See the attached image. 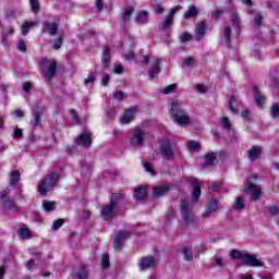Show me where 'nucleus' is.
Listing matches in <instances>:
<instances>
[{"mask_svg": "<svg viewBox=\"0 0 279 279\" xmlns=\"http://www.w3.org/2000/svg\"><path fill=\"white\" fill-rule=\"evenodd\" d=\"M170 117L178 125H186L191 123L189 113L182 109V104L179 100H173L170 109Z\"/></svg>", "mask_w": 279, "mask_h": 279, "instance_id": "f257e3e1", "label": "nucleus"}, {"mask_svg": "<svg viewBox=\"0 0 279 279\" xmlns=\"http://www.w3.org/2000/svg\"><path fill=\"white\" fill-rule=\"evenodd\" d=\"M159 153L163 160L173 162V160H175V156L178 155V144L169 138H166L159 146Z\"/></svg>", "mask_w": 279, "mask_h": 279, "instance_id": "f03ea898", "label": "nucleus"}, {"mask_svg": "<svg viewBox=\"0 0 279 279\" xmlns=\"http://www.w3.org/2000/svg\"><path fill=\"white\" fill-rule=\"evenodd\" d=\"M60 181V173L51 172L47 175L46 179H41L37 189L40 195H47L49 191H53L58 182Z\"/></svg>", "mask_w": 279, "mask_h": 279, "instance_id": "7ed1b4c3", "label": "nucleus"}, {"mask_svg": "<svg viewBox=\"0 0 279 279\" xmlns=\"http://www.w3.org/2000/svg\"><path fill=\"white\" fill-rule=\"evenodd\" d=\"M180 211H181V217L183 219L184 226L197 225V217L193 213V206H191V204H189L186 199L181 201Z\"/></svg>", "mask_w": 279, "mask_h": 279, "instance_id": "20e7f679", "label": "nucleus"}, {"mask_svg": "<svg viewBox=\"0 0 279 279\" xmlns=\"http://www.w3.org/2000/svg\"><path fill=\"white\" fill-rule=\"evenodd\" d=\"M40 73L46 82L50 83L56 77V73H58V62L56 60L49 62V59H41Z\"/></svg>", "mask_w": 279, "mask_h": 279, "instance_id": "39448f33", "label": "nucleus"}, {"mask_svg": "<svg viewBox=\"0 0 279 279\" xmlns=\"http://www.w3.org/2000/svg\"><path fill=\"white\" fill-rule=\"evenodd\" d=\"M0 199H2V209L4 213H19V206L8 197V191L0 192Z\"/></svg>", "mask_w": 279, "mask_h": 279, "instance_id": "423d86ee", "label": "nucleus"}, {"mask_svg": "<svg viewBox=\"0 0 279 279\" xmlns=\"http://www.w3.org/2000/svg\"><path fill=\"white\" fill-rule=\"evenodd\" d=\"M143 143H145V131L141 128H136L133 130V136L130 140L131 147H143Z\"/></svg>", "mask_w": 279, "mask_h": 279, "instance_id": "0eeeda50", "label": "nucleus"}, {"mask_svg": "<svg viewBox=\"0 0 279 279\" xmlns=\"http://www.w3.org/2000/svg\"><path fill=\"white\" fill-rule=\"evenodd\" d=\"M190 183L193 189L192 202L193 204H197V202H199V197H202V185L199 184V181L196 178H192L190 180Z\"/></svg>", "mask_w": 279, "mask_h": 279, "instance_id": "6e6552de", "label": "nucleus"}, {"mask_svg": "<svg viewBox=\"0 0 279 279\" xmlns=\"http://www.w3.org/2000/svg\"><path fill=\"white\" fill-rule=\"evenodd\" d=\"M245 190L251 193V202H258L260 199V186L248 180L246 181Z\"/></svg>", "mask_w": 279, "mask_h": 279, "instance_id": "1a4fd4ad", "label": "nucleus"}, {"mask_svg": "<svg viewBox=\"0 0 279 279\" xmlns=\"http://www.w3.org/2000/svg\"><path fill=\"white\" fill-rule=\"evenodd\" d=\"M182 7H175L170 10V13L166 16L165 21L159 25V29H169L171 25H173V17L175 16V12L180 10Z\"/></svg>", "mask_w": 279, "mask_h": 279, "instance_id": "9d476101", "label": "nucleus"}, {"mask_svg": "<svg viewBox=\"0 0 279 279\" xmlns=\"http://www.w3.org/2000/svg\"><path fill=\"white\" fill-rule=\"evenodd\" d=\"M242 263L247 267H263L265 265L260 259L256 258V255H252L248 253L244 255V259Z\"/></svg>", "mask_w": 279, "mask_h": 279, "instance_id": "9b49d317", "label": "nucleus"}, {"mask_svg": "<svg viewBox=\"0 0 279 279\" xmlns=\"http://www.w3.org/2000/svg\"><path fill=\"white\" fill-rule=\"evenodd\" d=\"M59 24L58 22H43V32L44 34H49V36H56L58 34Z\"/></svg>", "mask_w": 279, "mask_h": 279, "instance_id": "f8f14e48", "label": "nucleus"}, {"mask_svg": "<svg viewBox=\"0 0 279 279\" xmlns=\"http://www.w3.org/2000/svg\"><path fill=\"white\" fill-rule=\"evenodd\" d=\"M131 234L129 231H120L113 240L114 250H121V245H123L124 241H128Z\"/></svg>", "mask_w": 279, "mask_h": 279, "instance_id": "ddd939ff", "label": "nucleus"}, {"mask_svg": "<svg viewBox=\"0 0 279 279\" xmlns=\"http://www.w3.org/2000/svg\"><path fill=\"white\" fill-rule=\"evenodd\" d=\"M154 265H156V257H154V256L142 257L140 260L141 271L151 269V267H154Z\"/></svg>", "mask_w": 279, "mask_h": 279, "instance_id": "4468645a", "label": "nucleus"}, {"mask_svg": "<svg viewBox=\"0 0 279 279\" xmlns=\"http://www.w3.org/2000/svg\"><path fill=\"white\" fill-rule=\"evenodd\" d=\"M260 156H263V148L260 146H252L247 150V157L251 162H256Z\"/></svg>", "mask_w": 279, "mask_h": 279, "instance_id": "2eb2a0df", "label": "nucleus"}, {"mask_svg": "<svg viewBox=\"0 0 279 279\" xmlns=\"http://www.w3.org/2000/svg\"><path fill=\"white\" fill-rule=\"evenodd\" d=\"M76 145H81V147H90L93 145V140L90 138V133L83 132L77 138H76Z\"/></svg>", "mask_w": 279, "mask_h": 279, "instance_id": "dca6fc26", "label": "nucleus"}, {"mask_svg": "<svg viewBox=\"0 0 279 279\" xmlns=\"http://www.w3.org/2000/svg\"><path fill=\"white\" fill-rule=\"evenodd\" d=\"M117 207H112V205H105L101 209V217L105 221H110L112 217H114V210Z\"/></svg>", "mask_w": 279, "mask_h": 279, "instance_id": "f3484780", "label": "nucleus"}, {"mask_svg": "<svg viewBox=\"0 0 279 279\" xmlns=\"http://www.w3.org/2000/svg\"><path fill=\"white\" fill-rule=\"evenodd\" d=\"M134 117H136V109H128L120 118V123H132V121H134Z\"/></svg>", "mask_w": 279, "mask_h": 279, "instance_id": "a211bd4d", "label": "nucleus"}, {"mask_svg": "<svg viewBox=\"0 0 279 279\" xmlns=\"http://www.w3.org/2000/svg\"><path fill=\"white\" fill-rule=\"evenodd\" d=\"M196 40L199 43L202 38H204V34H206V22L202 21L196 24L195 27Z\"/></svg>", "mask_w": 279, "mask_h": 279, "instance_id": "6ab92c4d", "label": "nucleus"}, {"mask_svg": "<svg viewBox=\"0 0 279 279\" xmlns=\"http://www.w3.org/2000/svg\"><path fill=\"white\" fill-rule=\"evenodd\" d=\"M217 210H219V203L213 199L209 202V205L207 206L206 211L203 214V217L208 218L213 213H217Z\"/></svg>", "mask_w": 279, "mask_h": 279, "instance_id": "aec40b11", "label": "nucleus"}, {"mask_svg": "<svg viewBox=\"0 0 279 279\" xmlns=\"http://www.w3.org/2000/svg\"><path fill=\"white\" fill-rule=\"evenodd\" d=\"M132 14H134V7H126L121 15L122 24L125 25V23L130 22L132 19Z\"/></svg>", "mask_w": 279, "mask_h": 279, "instance_id": "412c9836", "label": "nucleus"}, {"mask_svg": "<svg viewBox=\"0 0 279 279\" xmlns=\"http://www.w3.org/2000/svg\"><path fill=\"white\" fill-rule=\"evenodd\" d=\"M160 73V59H156L154 61V65L148 69V76L150 77V80H154V77H156V75H158Z\"/></svg>", "mask_w": 279, "mask_h": 279, "instance_id": "4be33fe9", "label": "nucleus"}, {"mask_svg": "<svg viewBox=\"0 0 279 279\" xmlns=\"http://www.w3.org/2000/svg\"><path fill=\"white\" fill-rule=\"evenodd\" d=\"M17 236L19 239H23V240L32 239V231H29V228H27V225H23L17 230Z\"/></svg>", "mask_w": 279, "mask_h": 279, "instance_id": "5701e85b", "label": "nucleus"}, {"mask_svg": "<svg viewBox=\"0 0 279 279\" xmlns=\"http://www.w3.org/2000/svg\"><path fill=\"white\" fill-rule=\"evenodd\" d=\"M253 95H254V99H255V102L257 104V106L259 108H263V104H265V96H263V94H260V90H258V87H256V86L253 87Z\"/></svg>", "mask_w": 279, "mask_h": 279, "instance_id": "b1692460", "label": "nucleus"}, {"mask_svg": "<svg viewBox=\"0 0 279 279\" xmlns=\"http://www.w3.org/2000/svg\"><path fill=\"white\" fill-rule=\"evenodd\" d=\"M199 15V10L195 5L189 7L187 11L184 13V19L189 21V19H197Z\"/></svg>", "mask_w": 279, "mask_h": 279, "instance_id": "393cba45", "label": "nucleus"}, {"mask_svg": "<svg viewBox=\"0 0 279 279\" xmlns=\"http://www.w3.org/2000/svg\"><path fill=\"white\" fill-rule=\"evenodd\" d=\"M147 21H149V13H147V11H142L137 13L135 17V23H137V25H145Z\"/></svg>", "mask_w": 279, "mask_h": 279, "instance_id": "a878e982", "label": "nucleus"}, {"mask_svg": "<svg viewBox=\"0 0 279 279\" xmlns=\"http://www.w3.org/2000/svg\"><path fill=\"white\" fill-rule=\"evenodd\" d=\"M76 279H88V268L86 265H81L76 274L74 275Z\"/></svg>", "mask_w": 279, "mask_h": 279, "instance_id": "bb28decb", "label": "nucleus"}, {"mask_svg": "<svg viewBox=\"0 0 279 279\" xmlns=\"http://www.w3.org/2000/svg\"><path fill=\"white\" fill-rule=\"evenodd\" d=\"M246 253L247 252L245 251L232 250L230 252V257L232 258V260H242L243 263Z\"/></svg>", "mask_w": 279, "mask_h": 279, "instance_id": "cd10ccee", "label": "nucleus"}, {"mask_svg": "<svg viewBox=\"0 0 279 279\" xmlns=\"http://www.w3.org/2000/svg\"><path fill=\"white\" fill-rule=\"evenodd\" d=\"M120 202H123V194L113 193L110 197V204L112 205V208H118Z\"/></svg>", "mask_w": 279, "mask_h": 279, "instance_id": "c85d7f7f", "label": "nucleus"}, {"mask_svg": "<svg viewBox=\"0 0 279 279\" xmlns=\"http://www.w3.org/2000/svg\"><path fill=\"white\" fill-rule=\"evenodd\" d=\"M145 197H147V190H145L144 187L135 189L134 198L136 199V202H141L145 199Z\"/></svg>", "mask_w": 279, "mask_h": 279, "instance_id": "c756f323", "label": "nucleus"}, {"mask_svg": "<svg viewBox=\"0 0 279 279\" xmlns=\"http://www.w3.org/2000/svg\"><path fill=\"white\" fill-rule=\"evenodd\" d=\"M21 180V172L19 170H13L10 173V184L11 186H16Z\"/></svg>", "mask_w": 279, "mask_h": 279, "instance_id": "7c9ffc66", "label": "nucleus"}, {"mask_svg": "<svg viewBox=\"0 0 279 279\" xmlns=\"http://www.w3.org/2000/svg\"><path fill=\"white\" fill-rule=\"evenodd\" d=\"M102 63L105 69H108L110 66V47H105L102 52Z\"/></svg>", "mask_w": 279, "mask_h": 279, "instance_id": "2f4dec72", "label": "nucleus"}, {"mask_svg": "<svg viewBox=\"0 0 279 279\" xmlns=\"http://www.w3.org/2000/svg\"><path fill=\"white\" fill-rule=\"evenodd\" d=\"M215 160H217V154L209 153L205 155L204 167H213V165H215Z\"/></svg>", "mask_w": 279, "mask_h": 279, "instance_id": "473e14b6", "label": "nucleus"}, {"mask_svg": "<svg viewBox=\"0 0 279 279\" xmlns=\"http://www.w3.org/2000/svg\"><path fill=\"white\" fill-rule=\"evenodd\" d=\"M252 16H253V22L255 24L256 27H262L263 25V14H260V12L257 11H252L251 12Z\"/></svg>", "mask_w": 279, "mask_h": 279, "instance_id": "72a5a7b5", "label": "nucleus"}, {"mask_svg": "<svg viewBox=\"0 0 279 279\" xmlns=\"http://www.w3.org/2000/svg\"><path fill=\"white\" fill-rule=\"evenodd\" d=\"M166 193H169L168 185L157 186L154 189V197H160L162 195H166Z\"/></svg>", "mask_w": 279, "mask_h": 279, "instance_id": "f704fd0d", "label": "nucleus"}, {"mask_svg": "<svg viewBox=\"0 0 279 279\" xmlns=\"http://www.w3.org/2000/svg\"><path fill=\"white\" fill-rule=\"evenodd\" d=\"M231 23H232L235 32H241V17L239 16V13L232 14Z\"/></svg>", "mask_w": 279, "mask_h": 279, "instance_id": "c9c22d12", "label": "nucleus"}, {"mask_svg": "<svg viewBox=\"0 0 279 279\" xmlns=\"http://www.w3.org/2000/svg\"><path fill=\"white\" fill-rule=\"evenodd\" d=\"M232 40V28L230 26L225 27V44L230 47Z\"/></svg>", "mask_w": 279, "mask_h": 279, "instance_id": "e433bc0d", "label": "nucleus"}, {"mask_svg": "<svg viewBox=\"0 0 279 279\" xmlns=\"http://www.w3.org/2000/svg\"><path fill=\"white\" fill-rule=\"evenodd\" d=\"M29 7L34 14H38L40 12V1L39 0H29Z\"/></svg>", "mask_w": 279, "mask_h": 279, "instance_id": "4c0bfd02", "label": "nucleus"}, {"mask_svg": "<svg viewBox=\"0 0 279 279\" xmlns=\"http://www.w3.org/2000/svg\"><path fill=\"white\" fill-rule=\"evenodd\" d=\"M229 108L233 114H239V105H236V98L232 97L229 100Z\"/></svg>", "mask_w": 279, "mask_h": 279, "instance_id": "58836bf2", "label": "nucleus"}, {"mask_svg": "<svg viewBox=\"0 0 279 279\" xmlns=\"http://www.w3.org/2000/svg\"><path fill=\"white\" fill-rule=\"evenodd\" d=\"M43 207L46 213H51L52 210H56V203L49 202V201H44Z\"/></svg>", "mask_w": 279, "mask_h": 279, "instance_id": "ea45409f", "label": "nucleus"}, {"mask_svg": "<svg viewBox=\"0 0 279 279\" xmlns=\"http://www.w3.org/2000/svg\"><path fill=\"white\" fill-rule=\"evenodd\" d=\"M45 112V108L40 102H36L35 106L33 107V116L40 117Z\"/></svg>", "mask_w": 279, "mask_h": 279, "instance_id": "a19ab883", "label": "nucleus"}, {"mask_svg": "<svg viewBox=\"0 0 279 279\" xmlns=\"http://www.w3.org/2000/svg\"><path fill=\"white\" fill-rule=\"evenodd\" d=\"M178 88L177 84H171L161 89L162 95H171V93H175V89Z\"/></svg>", "mask_w": 279, "mask_h": 279, "instance_id": "79ce46f5", "label": "nucleus"}, {"mask_svg": "<svg viewBox=\"0 0 279 279\" xmlns=\"http://www.w3.org/2000/svg\"><path fill=\"white\" fill-rule=\"evenodd\" d=\"M101 265H102V269H108V267H110V255H108V253H105L102 255Z\"/></svg>", "mask_w": 279, "mask_h": 279, "instance_id": "37998d69", "label": "nucleus"}, {"mask_svg": "<svg viewBox=\"0 0 279 279\" xmlns=\"http://www.w3.org/2000/svg\"><path fill=\"white\" fill-rule=\"evenodd\" d=\"M183 256L185 260H193V251L190 247H183Z\"/></svg>", "mask_w": 279, "mask_h": 279, "instance_id": "c03bdc74", "label": "nucleus"}, {"mask_svg": "<svg viewBox=\"0 0 279 279\" xmlns=\"http://www.w3.org/2000/svg\"><path fill=\"white\" fill-rule=\"evenodd\" d=\"M214 265H216V267H219L220 269H223V267H228V264L221 257H216L214 259Z\"/></svg>", "mask_w": 279, "mask_h": 279, "instance_id": "a18cd8bd", "label": "nucleus"}, {"mask_svg": "<svg viewBox=\"0 0 279 279\" xmlns=\"http://www.w3.org/2000/svg\"><path fill=\"white\" fill-rule=\"evenodd\" d=\"M221 124H222V128L225 130H227V132H230V130H232V124L230 123V119L228 118H221Z\"/></svg>", "mask_w": 279, "mask_h": 279, "instance_id": "49530a36", "label": "nucleus"}, {"mask_svg": "<svg viewBox=\"0 0 279 279\" xmlns=\"http://www.w3.org/2000/svg\"><path fill=\"white\" fill-rule=\"evenodd\" d=\"M33 128H41L43 121L40 120V116H33V120L31 121Z\"/></svg>", "mask_w": 279, "mask_h": 279, "instance_id": "de8ad7c7", "label": "nucleus"}, {"mask_svg": "<svg viewBox=\"0 0 279 279\" xmlns=\"http://www.w3.org/2000/svg\"><path fill=\"white\" fill-rule=\"evenodd\" d=\"M245 208V203L243 202V198L238 197L235 201L234 209L235 210H243Z\"/></svg>", "mask_w": 279, "mask_h": 279, "instance_id": "09e8293b", "label": "nucleus"}, {"mask_svg": "<svg viewBox=\"0 0 279 279\" xmlns=\"http://www.w3.org/2000/svg\"><path fill=\"white\" fill-rule=\"evenodd\" d=\"M187 147H189L190 151H197L199 144L197 141H190V142H187Z\"/></svg>", "mask_w": 279, "mask_h": 279, "instance_id": "8fccbe9b", "label": "nucleus"}, {"mask_svg": "<svg viewBox=\"0 0 279 279\" xmlns=\"http://www.w3.org/2000/svg\"><path fill=\"white\" fill-rule=\"evenodd\" d=\"M113 97H114V99H117V101H123V99H125V93H123L121 90H116L113 93Z\"/></svg>", "mask_w": 279, "mask_h": 279, "instance_id": "3c124183", "label": "nucleus"}, {"mask_svg": "<svg viewBox=\"0 0 279 279\" xmlns=\"http://www.w3.org/2000/svg\"><path fill=\"white\" fill-rule=\"evenodd\" d=\"M64 226V220L63 219H58L52 223V230H60L61 227Z\"/></svg>", "mask_w": 279, "mask_h": 279, "instance_id": "603ef678", "label": "nucleus"}, {"mask_svg": "<svg viewBox=\"0 0 279 279\" xmlns=\"http://www.w3.org/2000/svg\"><path fill=\"white\" fill-rule=\"evenodd\" d=\"M144 169L147 171V173H150V175H156V170H154V167L149 162L144 163Z\"/></svg>", "mask_w": 279, "mask_h": 279, "instance_id": "864d4df0", "label": "nucleus"}, {"mask_svg": "<svg viewBox=\"0 0 279 279\" xmlns=\"http://www.w3.org/2000/svg\"><path fill=\"white\" fill-rule=\"evenodd\" d=\"M153 10L155 14H162L165 12V8L160 3L153 5Z\"/></svg>", "mask_w": 279, "mask_h": 279, "instance_id": "5fc2aeb1", "label": "nucleus"}, {"mask_svg": "<svg viewBox=\"0 0 279 279\" xmlns=\"http://www.w3.org/2000/svg\"><path fill=\"white\" fill-rule=\"evenodd\" d=\"M270 112H271L272 119H278V117H279V107H278V105H274L271 107Z\"/></svg>", "mask_w": 279, "mask_h": 279, "instance_id": "6e6d98bb", "label": "nucleus"}, {"mask_svg": "<svg viewBox=\"0 0 279 279\" xmlns=\"http://www.w3.org/2000/svg\"><path fill=\"white\" fill-rule=\"evenodd\" d=\"M179 38H180L181 43H189V40H191L192 36L190 33L185 32Z\"/></svg>", "mask_w": 279, "mask_h": 279, "instance_id": "4d7b16f0", "label": "nucleus"}, {"mask_svg": "<svg viewBox=\"0 0 279 279\" xmlns=\"http://www.w3.org/2000/svg\"><path fill=\"white\" fill-rule=\"evenodd\" d=\"M95 74L89 73L87 78H85L84 84H95Z\"/></svg>", "mask_w": 279, "mask_h": 279, "instance_id": "13d9d810", "label": "nucleus"}, {"mask_svg": "<svg viewBox=\"0 0 279 279\" xmlns=\"http://www.w3.org/2000/svg\"><path fill=\"white\" fill-rule=\"evenodd\" d=\"M70 114L75 123H80V117L77 116V111H75V109H71Z\"/></svg>", "mask_w": 279, "mask_h": 279, "instance_id": "bf43d9fd", "label": "nucleus"}, {"mask_svg": "<svg viewBox=\"0 0 279 279\" xmlns=\"http://www.w3.org/2000/svg\"><path fill=\"white\" fill-rule=\"evenodd\" d=\"M1 43L8 47L10 45V40L8 39V32H3L2 33V38H1Z\"/></svg>", "mask_w": 279, "mask_h": 279, "instance_id": "052dcab7", "label": "nucleus"}, {"mask_svg": "<svg viewBox=\"0 0 279 279\" xmlns=\"http://www.w3.org/2000/svg\"><path fill=\"white\" fill-rule=\"evenodd\" d=\"M17 49H19V51H22L23 53H25L27 51V47L25 46V41L17 43Z\"/></svg>", "mask_w": 279, "mask_h": 279, "instance_id": "680f3d73", "label": "nucleus"}, {"mask_svg": "<svg viewBox=\"0 0 279 279\" xmlns=\"http://www.w3.org/2000/svg\"><path fill=\"white\" fill-rule=\"evenodd\" d=\"M221 14H223V11L221 10V9H216L214 12H213V14H211V16H213V19H219L220 16H221Z\"/></svg>", "mask_w": 279, "mask_h": 279, "instance_id": "e2e57ef3", "label": "nucleus"}, {"mask_svg": "<svg viewBox=\"0 0 279 279\" xmlns=\"http://www.w3.org/2000/svg\"><path fill=\"white\" fill-rule=\"evenodd\" d=\"M268 213H269V215H271V217H276V215H278V213H279V208L278 207H269Z\"/></svg>", "mask_w": 279, "mask_h": 279, "instance_id": "0e129e2a", "label": "nucleus"}, {"mask_svg": "<svg viewBox=\"0 0 279 279\" xmlns=\"http://www.w3.org/2000/svg\"><path fill=\"white\" fill-rule=\"evenodd\" d=\"M60 47H62V36L58 37V43L53 44L52 49L58 50Z\"/></svg>", "mask_w": 279, "mask_h": 279, "instance_id": "69168bd1", "label": "nucleus"}, {"mask_svg": "<svg viewBox=\"0 0 279 279\" xmlns=\"http://www.w3.org/2000/svg\"><path fill=\"white\" fill-rule=\"evenodd\" d=\"M109 83H110V75L105 74V75L102 76L101 84H102L104 86H108Z\"/></svg>", "mask_w": 279, "mask_h": 279, "instance_id": "338daca9", "label": "nucleus"}, {"mask_svg": "<svg viewBox=\"0 0 279 279\" xmlns=\"http://www.w3.org/2000/svg\"><path fill=\"white\" fill-rule=\"evenodd\" d=\"M272 85L279 90V77L271 78Z\"/></svg>", "mask_w": 279, "mask_h": 279, "instance_id": "774afa93", "label": "nucleus"}]
</instances>
